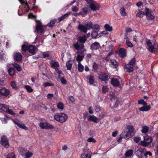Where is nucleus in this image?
<instances>
[{"mask_svg": "<svg viewBox=\"0 0 158 158\" xmlns=\"http://www.w3.org/2000/svg\"><path fill=\"white\" fill-rule=\"evenodd\" d=\"M120 13L122 16H126L127 15L125 11V9L123 7L121 8L120 10Z\"/></svg>", "mask_w": 158, "mask_h": 158, "instance_id": "obj_37", "label": "nucleus"}, {"mask_svg": "<svg viewBox=\"0 0 158 158\" xmlns=\"http://www.w3.org/2000/svg\"><path fill=\"white\" fill-rule=\"evenodd\" d=\"M94 108L97 112H99L100 110V106L98 105L95 106H94Z\"/></svg>", "mask_w": 158, "mask_h": 158, "instance_id": "obj_59", "label": "nucleus"}, {"mask_svg": "<svg viewBox=\"0 0 158 158\" xmlns=\"http://www.w3.org/2000/svg\"><path fill=\"white\" fill-rule=\"evenodd\" d=\"M100 46V44L99 43L95 42L92 44L90 46V48L92 50H95L98 49Z\"/></svg>", "mask_w": 158, "mask_h": 158, "instance_id": "obj_19", "label": "nucleus"}, {"mask_svg": "<svg viewBox=\"0 0 158 158\" xmlns=\"http://www.w3.org/2000/svg\"><path fill=\"white\" fill-rule=\"evenodd\" d=\"M54 118L56 121L60 123H63L67 120L68 116L64 113H57L54 115Z\"/></svg>", "mask_w": 158, "mask_h": 158, "instance_id": "obj_1", "label": "nucleus"}, {"mask_svg": "<svg viewBox=\"0 0 158 158\" xmlns=\"http://www.w3.org/2000/svg\"><path fill=\"white\" fill-rule=\"evenodd\" d=\"M98 35V33L96 31H93L91 34V36L93 38H96Z\"/></svg>", "mask_w": 158, "mask_h": 158, "instance_id": "obj_51", "label": "nucleus"}, {"mask_svg": "<svg viewBox=\"0 0 158 158\" xmlns=\"http://www.w3.org/2000/svg\"><path fill=\"white\" fill-rule=\"evenodd\" d=\"M39 126L43 129H52L53 127L52 125L46 122H41L39 124Z\"/></svg>", "mask_w": 158, "mask_h": 158, "instance_id": "obj_8", "label": "nucleus"}, {"mask_svg": "<svg viewBox=\"0 0 158 158\" xmlns=\"http://www.w3.org/2000/svg\"><path fill=\"white\" fill-rule=\"evenodd\" d=\"M113 46L112 45H110L106 48V51L111 52L113 50Z\"/></svg>", "mask_w": 158, "mask_h": 158, "instance_id": "obj_55", "label": "nucleus"}, {"mask_svg": "<svg viewBox=\"0 0 158 158\" xmlns=\"http://www.w3.org/2000/svg\"><path fill=\"white\" fill-rule=\"evenodd\" d=\"M70 14V13L69 12H67L65 14L62 15L61 17H59L58 18V20L60 22L65 18H66Z\"/></svg>", "mask_w": 158, "mask_h": 158, "instance_id": "obj_32", "label": "nucleus"}, {"mask_svg": "<svg viewBox=\"0 0 158 158\" xmlns=\"http://www.w3.org/2000/svg\"><path fill=\"white\" fill-rule=\"evenodd\" d=\"M133 151L132 150L130 149L127 151L125 154V157H128L131 156L132 155Z\"/></svg>", "mask_w": 158, "mask_h": 158, "instance_id": "obj_26", "label": "nucleus"}, {"mask_svg": "<svg viewBox=\"0 0 158 158\" xmlns=\"http://www.w3.org/2000/svg\"><path fill=\"white\" fill-rule=\"evenodd\" d=\"M72 10L73 11L77 12L78 11L79 9L76 6H73L72 7Z\"/></svg>", "mask_w": 158, "mask_h": 158, "instance_id": "obj_60", "label": "nucleus"}, {"mask_svg": "<svg viewBox=\"0 0 158 158\" xmlns=\"http://www.w3.org/2000/svg\"><path fill=\"white\" fill-rule=\"evenodd\" d=\"M6 158H15V155L13 152L10 153L7 155Z\"/></svg>", "mask_w": 158, "mask_h": 158, "instance_id": "obj_52", "label": "nucleus"}, {"mask_svg": "<svg viewBox=\"0 0 158 158\" xmlns=\"http://www.w3.org/2000/svg\"><path fill=\"white\" fill-rule=\"evenodd\" d=\"M87 141L89 142L95 143L96 142V140L93 137H90L87 139Z\"/></svg>", "mask_w": 158, "mask_h": 158, "instance_id": "obj_56", "label": "nucleus"}, {"mask_svg": "<svg viewBox=\"0 0 158 158\" xmlns=\"http://www.w3.org/2000/svg\"><path fill=\"white\" fill-rule=\"evenodd\" d=\"M138 104H141L143 105H146L147 103L145 102L143 99H139L138 100Z\"/></svg>", "mask_w": 158, "mask_h": 158, "instance_id": "obj_48", "label": "nucleus"}, {"mask_svg": "<svg viewBox=\"0 0 158 158\" xmlns=\"http://www.w3.org/2000/svg\"><path fill=\"white\" fill-rule=\"evenodd\" d=\"M52 67L56 69L59 66V63L58 62H53L51 63Z\"/></svg>", "mask_w": 158, "mask_h": 158, "instance_id": "obj_39", "label": "nucleus"}, {"mask_svg": "<svg viewBox=\"0 0 158 158\" xmlns=\"http://www.w3.org/2000/svg\"><path fill=\"white\" fill-rule=\"evenodd\" d=\"M78 71L80 72H82L84 70V66L81 64L80 62H78Z\"/></svg>", "mask_w": 158, "mask_h": 158, "instance_id": "obj_35", "label": "nucleus"}, {"mask_svg": "<svg viewBox=\"0 0 158 158\" xmlns=\"http://www.w3.org/2000/svg\"><path fill=\"white\" fill-rule=\"evenodd\" d=\"M104 27L106 30L110 31H111L112 30V27L110 26L108 24H105Z\"/></svg>", "mask_w": 158, "mask_h": 158, "instance_id": "obj_43", "label": "nucleus"}, {"mask_svg": "<svg viewBox=\"0 0 158 158\" xmlns=\"http://www.w3.org/2000/svg\"><path fill=\"white\" fill-rule=\"evenodd\" d=\"M121 137H123L126 139H127L130 138L131 136L130 133H129L128 132L124 131L121 134Z\"/></svg>", "mask_w": 158, "mask_h": 158, "instance_id": "obj_17", "label": "nucleus"}, {"mask_svg": "<svg viewBox=\"0 0 158 158\" xmlns=\"http://www.w3.org/2000/svg\"><path fill=\"white\" fill-rule=\"evenodd\" d=\"M147 44L149 47V50L151 52L158 51V45L156 43H154L153 45L150 40H149L147 41Z\"/></svg>", "mask_w": 158, "mask_h": 158, "instance_id": "obj_4", "label": "nucleus"}, {"mask_svg": "<svg viewBox=\"0 0 158 158\" xmlns=\"http://www.w3.org/2000/svg\"><path fill=\"white\" fill-rule=\"evenodd\" d=\"M87 79L89 80V82L90 85L94 84V78L93 76L89 75L87 77Z\"/></svg>", "mask_w": 158, "mask_h": 158, "instance_id": "obj_29", "label": "nucleus"}, {"mask_svg": "<svg viewBox=\"0 0 158 158\" xmlns=\"http://www.w3.org/2000/svg\"><path fill=\"white\" fill-rule=\"evenodd\" d=\"M1 143L2 145L6 148H8L9 146V143L6 136L3 135L1 138Z\"/></svg>", "mask_w": 158, "mask_h": 158, "instance_id": "obj_10", "label": "nucleus"}, {"mask_svg": "<svg viewBox=\"0 0 158 158\" xmlns=\"http://www.w3.org/2000/svg\"><path fill=\"white\" fill-rule=\"evenodd\" d=\"M139 158H142L144 156L146 153V149L145 148H139L135 152Z\"/></svg>", "mask_w": 158, "mask_h": 158, "instance_id": "obj_9", "label": "nucleus"}, {"mask_svg": "<svg viewBox=\"0 0 158 158\" xmlns=\"http://www.w3.org/2000/svg\"><path fill=\"white\" fill-rule=\"evenodd\" d=\"M144 11L147 19L149 20H152L155 17L154 14L152 11L148 8H145Z\"/></svg>", "mask_w": 158, "mask_h": 158, "instance_id": "obj_5", "label": "nucleus"}, {"mask_svg": "<svg viewBox=\"0 0 158 158\" xmlns=\"http://www.w3.org/2000/svg\"><path fill=\"white\" fill-rule=\"evenodd\" d=\"M149 130V128L146 126H143L142 127V132L143 133H146Z\"/></svg>", "mask_w": 158, "mask_h": 158, "instance_id": "obj_38", "label": "nucleus"}, {"mask_svg": "<svg viewBox=\"0 0 158 158\" xmlns=\"http://www.w3.org/2000/svg\"><path fill=\"white\" fill-rule=\"evenodd\" d=\"M36 29L38 33H41L44 31V29L42 26L41 23L40 22H38L37 23Z\"/></svg>", "mask_w": 158, "mask_h": 158, "instance_id": "obj_14", "label": "nucleus"}, {"mask_svg": "<svg viewBox=\"0 0 158 158\" xmlns=\"http://www.w3.org/2000/svg\"><path fill=\"white\" fill-rule=\"evenodd\" d=\"M85 1L89 5V7L91 10L94 11L98 10L100 9V5L96 2L93 0H85Z\"/></svg>", "mask_w": 158, "mask_h": 158, "instance_id": "obj_2", "label": "nucleus"}, {"mask_svg": "<svg viewBox=\"0 0 158 158\" xmlns=\"http://www.w3.org/2000/svg\"><path fill=\"white\" fill-rule=\"evenodd\" d=\"M78 29L81 31H82L85 33H86L87 32V30L86 27L85 25L79 23L78 27Z\"/></svg>", "mask_w": 158, "mask_h": 158, "instance_id": "obj_18", "label": "nucleus"}, {"mask_svg": "<svg viewBox=\"0 0 158 158\" xmlns=\"http://www.w3.org/2000/svg\"><path fill=\"white\" fill-rule=\"evenodd\" d=\"M56 21V19H52L51 20L50 22L47 24V26L50 27H52L54 26Z\"/></svg>", "mask_w": 158, "mask_h": 158, "instance_id": "obj_36", "label": "nucleus"}, {"mask_svg": "<svg viewBox=\"0 0 158 158\" xmlns=\"http://www.w3.org/2000/svg\"><path fill=\"white\" fill-rule=\"evenodd\" d=\"M84 51H82L81 53V55H78L76 58V60L78 62H80L81 61H82L84 58L85 55L83 53V52Z\"/></svg>", "mask_w": 158, "mask_h": 158, "instance_id": "obj_24", "label": "nucleus"}, {"mask_svg": "<svg viewBox=\"0 0 158 158\" xmlns=\"http://www.w3.org/2000/svg\"><path fill=\"white\" fill-rule=\"evenodd\" d=\"M24 87L28 92L31 93L33 91V89L31 87L28 85H26Z\"/></svg>", "mask_w": 158, "mask_h": 158, "instance_id": "obj_41", "label": "nucleus"}, {"mask_svg": "<svg viewBox=\"0 0 158 158\" xmlns=\"http://www.w3.org/2000/svg\"><path fill=\"white\" fill-rule=\"evenodd\" d=\"M135 62L136 60L135 58H133L130 60L128 64L125 65L124 68L127 69V71L129 72L133 71Z\"/></svg>", "mask_w": 158, "mask_h": 158, "instance_id": "obj_3", "label": "nucleus"}, {"mask_svg": "<svg viewBox=\"0 0 158 158\" xmlns=\"http://www.w3.org/2000/svg\"><path fill=\"white\" fill-rule=\"evenodd\" d=\"M28 45H27L25 44L22 45V51H24L25 52L27 51H28Z\"/></svg>", "mask_w": 158, "mask_h": 158, "instance_id": "obj_45", "label": "nucleus"}, {"mask_svg": "<svg viewBox=\"0 0 158 158\" xmlns=\"http://www.w3.org/2000/svg\"><path fill=\"white\" fill-rule=\"evenodd\" d=\"M110 64L112 65L113 67L116 68L118 65V63L114 60H110Z\"/></svg>", "mask_w": 158, "mask_h": 158, "instance_id": "obj_31", "label": "nucleus"}, {"mask_svg": "<svg viewBox=\"0 0 158 158\" xmlns=\"http://www.w3.org/2000/svg\"><path fill=\"white\" fill-rule=\"evenodd\" d=\"M126 43L127 46L129 47L132 48L133 46L132 43L128 40H126Z\"/></svg>", "mask_w": 158, "mask_h": 158, "instance_id": "obj_54", "label": "nucleus"}, {"mask_svg": "<svg viewBox=\"0 0 158 158\" xmlns=\"http://www.w3.org/2000/svg\"><path fill=\"white\" fill-rule=\"evenodd\" d=\"M111 98L110 99L111 101L116 102L117 100V98L116 96L114 94L112 93L110 94L109 95Z\"/></svg>", "mask_w": 158, "mask_h": 158, "instance_id": "obj_34", "label": "nucleus"}, {"mask_svg": "<svg viewBox=\"0 0 158 158\" xmlns=\"http://www.w3.org/2000/svg\"><path fill=\"white\" fill-rule=\"evenodd\" d=\"M54 85V84L53 83H51L49 82H46L45 83H44L43 84V85L44 87H46L47 86H53Z\"/></svg>", "mask_w": 158, "mask_h": 158, "instance_id": "obj_50", "label": "nucleus"}, {"mask_svg": "<svg viewBox=\"0 0 158 158\" xmlns=\"http://www.w3.org/2000/svg\"><path fill=\"white\" fill-rule=\"evenodd\" d=\"M91 156L90 155L86 154L82 155L81 158H90Z\"/></svg>", "mask_w": 158, "mask_h": 158, "instance_id": "obj_58", "label": "nucleus"}, {"mask_svg": "<svg viewBox=\"0 0 158 158\" xmlns=\"http://www.w3.org/2000/svg\"><path fill=\"white\" fill-rule=\"evenodd\" d=\"M72 64L73 63L71 60H69L67 61L66 63L67 69L69 70H71L72 68Z\"/></svg>", "mask_w": 158, "mask_h": 158, "instance_id": "obj_25", "label": "nucleus"}, {"mask_svg": "<svg viewBox=\"0 0 158 158\" xmlns=\"http://www.w3.org/2000/svg\"><path fill=\"white\" fill-rule=\"evenodd\" d=\"M97 67L98 64L95 62L94 63L93 65V68L94 71L96 70L97 69Z\"/></svg>", "mask_w": 158, "mask_h": 158, "instance_id": "obj_62", "label": "nucleus"}, {"mask_svg": "<svg viewBox=\"0 0 158 158\" xmlns=\"http://www.w3.org/2000/svg\"><path fill=\"white\" fill-rule=\"evenodd\" d=\"M14 58L15 60L19 61L22 59V56L20 53L16 52L14 54Z\"/></svg>", "mask_w": 158, "mask_h": 158, "instance_id": "obj_15", "label": "nucleus"}, {"mask_svg": "<svg viewBox=\"0 0 158 158\" xmlns=\"http://www.w3.org/2000/svg\"><path fill=\"white\" fill-rule=\"evenodd\" d=\"M111 84L115 86H118L119 85L120 83L118 80L115 78H111Z\"/></svg>", "mask_w": 158, "mask_h": 158, "instance_id": "obj_20", "label": "nucleus"}, {"mask_svg": "<svg viewBox=\"0 0 158 158\" xmlns=\"http://www.w3.org/2000/svg\"><path fill=\"white\" fill-rule=\"evenodd\" d=\"M110 78L109 75L105 73H103L100 74L99 76V79L102 81H108Z\"/></svg>", "mask_w": 158, "mask_h": 158, "instance_id": "obj_12", "label": "nucleus"}, {"mask_svg": "<svg viewBox=\"0 0 158 158\" xmlns=\"http://www.w3.org/2000/svg\"><path fill=\"white\" fill-rule=\"evenodd\" d=\"M140 140L141 138L139 137H136L134 138V141L136 143H138Z\"/></svg>", "mask_w": 158, "mask_h": 158, "instance_id": "obj_57", "label": "nucleus"}, {"mask_svg": "<svg viewBox=\"0 0 158 158\" xmlns=\"http://www.w3.org/2000/svg\"><path fill=\"white\" fill-rule=\"evenodd\" d=\"M8 72L9 75L11 76H13L15 74V70L13 68H9L8 69Z\"/></svg>", "mask_w": 158, "mask_h": 158, "instance_id": "obj_33", "label": "nucleus"}, {"mask_svg": "<svg viewBox=\"0 0 158 158\" xmlns=\"http://www.w3.org/2000/svg\"><path fill=\"white\" fill-rule=\"evenodd\" d=\"M139 108V110L142 111H147L149 110L150 109V106L144 105Z\"/></svg>", "mask_w": 158, "mask_h": 158, "instance_id": "obj_27", "label": "nucleus"}, {"mask_svg": "<svg viewBox=\"0 0 158 158\" xmlns=\"http://www.w3.org/2000/svg\"><path fill=\"white\" fill-rule=\"evenodd\" d=\"M92 28L98 30L99 28V26L98 24H95L92 27Z\"/></svg>", "mask_w": 158, "mask_h": 158, "instance_id": "obj_64", "label": "nucleus"}, {"mask_svg": "<svg viewBox=\"0 0 158 158\" xmlns=\"http://www.w3.org/2000/svg\"><path fill=\"white\" fill-rule=\"evenodd\" d=\"M108 90V89L107 88V86H103L102 90L104 93H106V92H107Z\"/></svg>", "mask_w": 158, "mask_h": 158, "instance_id": "obj_61", "label": "nucleus"}, {"mask_svg": "<svg viewBox=\"0 0 158 158\" xmlns=\"http://www.w3.org/2000/svg\"><path fill=\"white\" fill-rule=\"evenodd\" d=\"M82 10L84 13V14H82V16L84 17L88 14V9L87 7H85L82 9Z\"/></svg>", "mask_w": 158, "mask_h": 158, "instance_id": "obj_47", "label": "nucleus"}, {"mask_svg": "<svg viewBox=\"0 0 158 158\" xmlns=\"http://www.w3.org/2000/svg\"><path fill=\"white\" fill-rule=\"evenodd\" d=\"M58 79H60V81L64 85L66 83V81L63 77H60V76H59V77H58Z\"/></svg>", "mask_w": 158, "mask_h": 158, "instance_id": "obj_46", "label": "nucleus"}, {"mask_svg": "<svg viewBox=\"0 0 158 158\" xmlns=\"http://www.w3.org/2000/svg\"><path fill=\"white\" fill-rule=\"evenodd\" d=\"M36 48L35 46L32 45H29L28 52L34 54L35 53Z\"/></svg>", "mask_w": 158, "mask_h": 158, "instance_id": "obj_21", "label": "nucleus"}, {"mask_svg": "<svg viewBox=\"0 0 158 158\" xmlns=\"http://www.w3.org/2000/svg\"><path fill=\"white\" fill-rule=\"evenodd\" d=\"M98 119V118L94 115H91L88 118V120L89 121H93L96 123H97V121Z\"/></svg>", "mask_w": 158, "mask_h": 158, "instance_id": "obj_22", "label": "nucleus"}, {"mask_svg": "<svg viewBox=\"0 0 158 158\" xmlns=\"http://www.w3.org/2000/svg\"><path fill=\"white\" fill-rule=\"evenodd\" d=\"M10 93L9 90L5 88L0 89V94L3 96H6L9 95Z\"/></svg>", "mask_w": 158, "mask_h": 158, "instance_id": "obj_13", "label": "nucleus"}, {"mask_svg": "<svg viewBox=\"0 0 158 158\" xmlns=\"http://www.w3.org/2000/svg\"><path fill=\"white\" fill-rule=\"evenodd\" d=\"M145 15V12L144 11L142 12L140 11H139L136 15V17H139L142 18L143 17V16Z\"/></svg>", "mask_w": 158, "mask_h": 158, "instance_id": "obj_40", "label": "nucleus"}, {"mask_svg": "<svg viewBox=\"0 0 158 158\" xmlns=\"http://www.w3.org/2000/svg\"><path fill=\"white\" fill-rule=\"evenodd\" d=\"M73 46L77 50H81L84 47V45L81 43L79 41H77L76 43L74 44L73 45Z\"/></svg>", "mask_w": 158, "mask_h": 158, "instance_id": "obj_11", "label": "nucleus"}, {"mask_svg": "<svg viewBox=\"0 0 158 158\" xmlns=\"http://www.w3.org/2000/svg\"><path fill=\"white\" fill-rule=\"evenodd\" d=\"M119 55L122 58L125 57L126 56V50L123 48H120L119 50Z\"/></svg>", "mask_w": 158, "mask_h": 158, "instance_id": "obj_16", "label": "nucleus"}, {"mask_svg": "<svg viewBox=\"0 0 158 158\" xmlns=\"http://www.w3.org/2000/svg\"><path fill=\"white\" fill-rule=\"evenodd\" d=\"M87 30H89L92 28L93 24L90 21H88L85 25Z\"/></svg>", "mask_w": 158, "mask_h": 158, "instance_id": "obj_28", "label": "nucleus"}, {"mask_svg": "<svg viewBox=\"0 0 158 158\" xmlns=\"http://www.w3.org/2000/svg\"><path fill=\"white\" fill-rule=\"evenodd\" d=\"M128 129V131H127L132 136L133 135V132L134 131V129L133 127L132 126H127V127Z\"/></svg>", "mask_w": 158, "mask_h": 158, "instance_id": "obj_30", "label": "nucleus"}, {"mask_svg": "<svg viewBox=\"0 0 158 158\" xmlns=\"http://www.w3.org/2000/svg\"><path fill=\"white\" fill-rule=\"evenodd\" d=\"M13 66L16 68L18 71H20L21 70V68L19 64H13Z\"/></svg>", "mask_w": 158, "mask_h": 158, "instance_id": "obj_53", "label": "nucleus"}, {"mask_svg": "<svg viewBox=\"0 0 158 158\" xmlns=\"http://www.w3.org/2000/svg\"><path fill=\"white\" fill-rule=\"evenodd\" d=\"M10 85L11 87L14 89H18L17 87V84L15 81H12L10 83Z\"/></svg>", "mask_w": 158, "mask_h": 158, "instance_id": "obj_42", "label": "nucleus"}, {"mask_svg": "<svg viewBox=\"0 0 158 158\" xmlns=\"http://www.w3.org/2000/svg\"><path fill=\"white\" fill-rule=\"evenodd\" d=\"M0 109L11 115L15 114L11 110L9 109L8 106L6 105L0 104Z\"/></svg>", "mask_w": 158, "mask_h": 158, "instance_id": "obj_7", "label": "nucleus"}, {"mask_svg": "<svg viewBox=\"0 0 158 158\" xmlns=\"http://www.w3.org/2000/svg\"><path fill=\"white\" fill-rule=\"evenodd\" d=\"M18 126L19 127L25 129V130H28L27 127H26L24 124L23 123H20L19 124Z\"/></svg>", "mask_w": 158, "mask_h": 158, "instance_id": "obj_44", "label": "nucleus"}, {"mask_svg": "<svg viewBox=\"0 0 158 158\" xmlns=\"http://www.w3.org/2000/svg\"><path fill=\"white\" fill-rule=\"evenodd\" d=\"M57 107L60 110H63L64 108V105L62 102H60L57 104Z\"/></svg>", "mask_w": 158, "mask_h": 158, "instance_id": "obj_49", "label": "nucleus"}, {"mask_svg": "<svg viewBox=\"0 0 158 158\" xmlns=\"http://www.w3.org/2000/svg\"><path fill=\"white\" fill-rule=\"evenodd\" d=\"M152 138L151 136L146 135L144 136V140L141 142V144L143 146H147L152 142Z\"/></svg>", "mask_w": 158, "mask_h": 158, "instance_id": "obj_6", "label": "nucleus"}, {"mask_svg": "<svg viewBox=\"0 0 158 158\" xmlns=\"http://www.w3.org/2000/svg\"><path fill=\"white\" fill-rule=\"evenodd\" d=\"M87 39V38L85 35L83 36H80L79 37V39L77 41H79L81 43L84 44L86 41Z\"/></svg>", "mask_w": 158, "mask_h": 158, "instance_id": "obj_23", "label": "nucleus"}, {"mask_svg": "<svg viewBox=\"0 0 158 158\" xmlns=\"http://www.w3.org/2000/svg\"><path fill=\"white\" fill-rule=\"evenodd\" d=\"M32 155V154L30 152H28L26 153V158H28L31 156Z\"/></svg>", "mask_w": 158, "mask_h": 158, "instance_id": "obj_63", "label": "nucleus"}]
</instances>
